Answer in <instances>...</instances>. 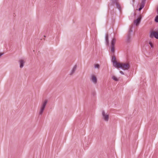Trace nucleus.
I'll use <instances>...</instances> for the list:
<instances>
[{"instance_id": "7", "label": "nucleus", "mask_w": 158, "mask_h": 158, "mask_svg": "<svg viewBox=\"0 0 158 158\" xmlns=\"http://www.w3.org/2000/svg\"><path fill=\"white\" fill-rule=\"evenodd\" d=\"M112 1V3L113 4H115L116 6V8L119 10H120L121 8L120 5L118 4V0H111Z\"/></svg>"}, {"instance_id": "14", "label": "nucleus", "mask_w": 158, "mask_h": 158, "mask_svg": "<svg viewBox=\"0 0 158 158\" xmlns=\"http://www.w3.org/2000/svg\"><path fill=\"white\" fill-rule=\"evenodd\" d=\"M76 68H77V65H75L73 67V69H72V70H71V71L69 75H72L75 73V71L76 69Z\"/></svg>"}, {"instance_id": "2", "label": "nucleus", "mask_w": 158, "mask_h": 158, "mask_svg": "<svg viewBox=\"0 0 158 158\" xmlns=\"http://www.w3.org/2000/svg\"><path fill=\"white\" fill-rule=\"evenodd\" d=\"M130 68V66L129 63H121L120 68L123 70H128Z\"/></svg>"}, {"instance_id": "22", "label": "nucleus", "mask_w": 158, "mask_h": 158, "mask_svg": "<svg viewBox=\"0 0 158 158\" xmlns=\"http://www.w3.org/2000/svg\"><path fill=\"white\" fill-rule=\"evenodd\" d=\"M157 14H158V7H157Z\"/></svg>"}, {"instance_id": "1", "label": "nucleus", "mask_w": 158, "mask_h": 158, "mask_svg": "<svg viewBox=\"0 0 158 158\" xmlns=\"http://www.w3.org/2000/svg\"><path fill=\"white\" fill-rule=\"evenodd\" d=\"M48 102V100H46L42 103L39 113L40 115H42L43 114Z\"/></svg>"}, {"instance_id": "3", "label": "nucleus", "mask_w": 158, "mask_h": 158, "mask_svg": "<svg viewBox=\"0 0 158 158\" xmlns=\"http://www.w3.org/2000/svg\"><path fill=\"white\" fill-rule=\"evenodd\" d=\"M149 37L151 38H152L154 37L156 39H158V32H155L152 30L150 31L149 33Z\"/></svg>"}, {"instance_id": "21", "label": "nucleus", "mask_w": 158, "mask_h": 158, "mask_svg": "<svg viewBox=\"0 0 158 158\" xmlns=\"http://www.w3.org/2000/svg\"><path fill=\"white\" fill-rule=\"evenodd\" d=\"M3 53H0V57L2 55H3Z\"/></svg>"}, {"instance_id": "20", "label": "nucleus", "mask_w": 158, "mask_h": 158, "mask_svg": "<svg viewBox=\"0 0 158 158\" xmlns=\"http://www.w3.org/2000/svg\"><path fill=\"white\" fill-rule=\"evenodd\" d=\"M119 72L122 74L123 75L124 74L123 72L122 71H120Z\"/></svg>"}, {"instance_id": "4", "label": "nucleus", "mask_w": 158, "mask_h": 158, "mask_svg": "<svg viewBox=\"0 0 158 158\" xmlns=\"http://www.w3.org/2000/svg\"><path fill=\"white\" fill-rule=\"evenodd\" d=\"M132 27H130L127 33V38L126 40V41L127 43H130L131 42V35H132L131 33L133 32V31L132 30Z\"/></svg>"}, {"instance_id": "6", "label": "nucleus", "mask_w": 158, "mask_h": 158, "mask_svg": "<svg viewBox=\"0 0 158 158\" xmlns=\"http://www.w3.org/2000/svg\"><path fill=\"white\" fill-rule=\"evenodd\" d=\"M102 114L103 119L105 121L107 122L108 121L109 115L106 114L104 110L102 111Z\"/></svg>"}, {"instance_id": "12", "label": "nucleus", "mask_w": 158, "mask_h": 158, "mask_svg": "<svg viewBox=\"0 0 158 158\" xmlns=\"http://www.w3.org/2000/svg\"><path fill=\"white\" fill-rule=\"evenodd\" d=\"M19 67L20 68H22L24 65L25 63L24 61L22 60H20L19 61Z\"/></svg>"}, {"instance_id": "9", "label": "nucleus", "mask_w": 158, "mask_h": 158, "mask_svg": "<svg viewBox=\"0 0 158 158\" xmlns=\"http://www.w3.org/2000/svg\"><path fill=\"white\" fill-rule=\"evenodd\" d=\"M90 81L96 84L97 82V80L96 77L92 75L91 76Z\"/></svg>"}, {"instance_id": "15", "label": "nucleus", "mask_w": 158, "mask_h": 158, "mask_svg": "<svg viewBox=\"0 0 158 158\" xmlns=\"http://www.w3.org/2000/svg\"><path fill=\"white\" fill-rule=\"evenodd\" d=\"M112 79L115 81H118V79L114 76L112 77Z\"/></svg>"}, {"instance_id": "18", "label": "nucleus", "mask_w": 158, "mask_h": 158, "mask_svg": "<svg viewBox=\"0 0 158 158\" xmlns=\"http://www.w3.org/2000/svg\"><path fill=\"white\" fill-rule=\"evenodd\" d=\"M99 67V65L98 64H95L94 66V68H98Z\"/></svg>"}, {"instance_id": "11", "label": "nucleus", "mask_w": 158, "mask_h": 158, "mask_svg": "<svg viewBox=\"0 0 158 158\" xmlns=\"http://www.w3.org/2000/svg\"><path fill=\"white\" fill-rule=\"evenodd\" d=\"M141 17H140L138 19H137L136 20H135L134 21V23L135 24V25L136 26L139 24V23L140 22L141 19Z\"/></svg>"}, {"instance_id": "17", "label": "nucleus", "mask_w": 158, "mask_h": 158, "mask_svg": "<svg viewBox=\"0 0 158 158\" xmlns=\"http://www.w3.org/2000/svg\"><path fill=\"white\" fill-rule=\"evenodd\" d=\"M155 21L156 23H158V15H157L155 18Z\"/></svg>"}, {"instance_id": "5", "label": "nucleus", "mask_w": 158, "mask_h": 158, "mask_svg": "<svg viewBox=\"0 0 158 158\" xmlns=\"http://www.w3.org/2000/svg\"><path fill=\"white\" fill-rule=\"evenodd\" d=\"M115 40L116 39L114 38L112 39L111 42V46L110 47V51L113 54L114 52V44ZM113 55H114V54H113Z\"/></svg>"}, {"instance_id": "24", "label": "nucleus", "mask_w": 158, "mask_h": 158, "mask_svg": "<svg viewBox=\"0 0 158 158\" xmlns=\"http://www.w3.org/2000/svg\"><path fill=\"white\" fill-rule=\"evenodd\" d=\"M44 37H46V36H45V35H44Z\"/></svg>"}, {"instance_id": "8", "label": "nucleus", "mask_w": 158, "mask_h": 158, "mask_svg": "<svg viewBox=\"0 0 158 158\" xmlns=\"http://www.w3.org/2000/svg\"><path fill=\"white\" fill-rule=\"evenodd\" d=\"M112 63L114 67H116L117 68H120L121 63L118 62L117 61H112Z\"/></svg>"}, {"instance_id": "16", "label": "nucleus", "mask_w": 158, "mask_h": 158, "mask_svg": "<svg viewBox=\"0 0 158 158\" xmlns=\"http://www.w3.org/2000/svg\"><path fill=\"white\" fill-rule=\"evenodd\" d=\"M115 60H116V58H115V56L114 55L112 56V59H111V62H112V61H116Z\"/></svg>"}, {"instance_id": "19", "label": "nucleus", "mask_w": 158, "mask_h": 158, "mask_svg": "<svg viewBox=\"0 0 158 158\" xmlns=\"http://www.w3.org/2000/svg\"><path fill=\"white\" fill-rule=\"evenodd\" d=\"M149 44H150L151 47L152 48L153 47V44H152V43H151V41H149Z\"/></svg>"}, {"instance_id": "23", "label": "nucleus", "mask_w": 158, "mask_h": 158, "mask_svg": "<svg viewBox=\"0 0 158 158\" xmlns=\"http://www.w3.org/2000/svg\"><path fill=\"white\" fill-rule=\"evenodd\" d=\"M157 30H158V31H158V28H157Z\"/></svg>"}, {"instance_id": "10", "label": "nucleus", "mask_w": 158, "mask_h": 158, "mask_svg": "<svg viewBox=\"0 0 158 158\" xmlns=\"http://www.w3.org/2000/svg\"><path fill=\"white\" fill-rule=\"evenodd\" d=\"M145 1L146 0H142L141 2V5L140 6V7L138 9V11H140L145 6Z\"/></svg>"}, {"instance_id": "13", "label": "nucleus", "mask_w": 158, "mask_h": 158, "mask_svg": "<svg viewBox=\"0 0 158 158\" xmlns=\"http://www.w3.org/2000/svg\"><path fill=\"white\" fill-rule=\"evenodd\" d=\"M105 41L106 44L107 45H108L109 44V40L108 38V35L107 34H106L105 36Z\"/></svg>"}]
</instances>
